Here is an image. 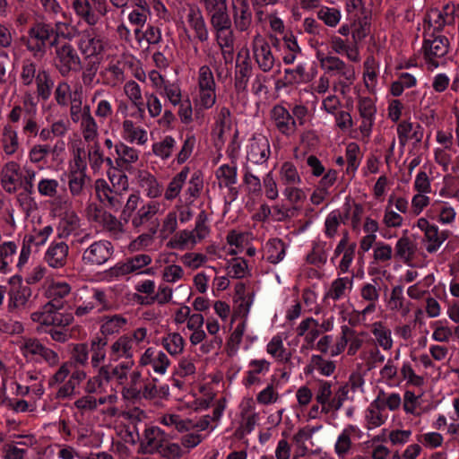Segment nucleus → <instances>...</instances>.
I'll use <instances>...</instances> for the list:
<instances>
[{"mask_svg": "<svg viewBox=\"0 0 459 459\" xmlns=\"http://www.w3.org/2000/svg\"><path fill=\"white\" fill-rule=\"evenodd\" d=\"M109 186L105 179H97L95 191L100 201L112 208H119L123 201V194L128 189V178L120 170L113 169L108 172Z\"/></svg>", "mask_w": 459, "mask_h": 459, "instance_id": "1", "label": "nucleus"}, {"mask_svg": "<svg viewBox=\"0 0 459 459\" xmlns=\"http://www.w3.org/2000/svg\"><path fill=\"white\" fill-rule=\"evenodd\" d=\"M75 14L90 26L96 25L108 12L107 0H74Z\"/></svg>", "mask_w": 459, "mask_h": 459, "instance_id": "2", "label": "nucleus"}, {"mask_svg": "<svg viewBox=\"0 0 459 459\" xmlns=\"http://www.w3.org/2000/svg\"><path fill=\"white\" fill-rule=\"evenodd\" d=\"M80 65V56L70 43H64L56 47L54 65L63 76H66L71 71L78 69Z\"/></svg>", "mask_w": 459, "mask_h": 459, "instance_id": "3", "label": "nucleus"}, {"mask_svg": "<svg viewBox=\"0 0 459 459\" xmlns=\"http://www.w3.org/2000/svg\"><path fill=\"white\" fill-rule=\"evenodd\" d=\"M106 45L105 39L94 29H86L79 33L77 46L86 58L100 56L104 52Z\"/></svg>", "mask_w": 459, "mask_h": 459, "instance_id": "4", "label": "nucleus"}, {"mask_svg": "<svg viewBox=\"0 0 459 459\" xmlns=\"http://www.w3.org/2000/svg\"><path fill=\"white\" fill-rule=\"evenodd\" d=\"M253 58L263 72H270L275 62L272 48L266 39L260 33H256L251 42Z\"/></svg>", "mask_w": 459, "mask_h": 459, "instance_id": "5", "label": "nucleus"}, {"mask_svg": "<svg viewBox=\"0 0 459 459\" xmlns=\"http://www.w3.org/2000/svg\"><path fill=\"white\" fill-rule=\"evenodd\" d=\"M114 247L108 240H98L91 244L82 253V262L87 265H102L112 256Z\"/></svg>", "mask_w": 459, "mask_h": 459, "instance_id": "6", "label": "nucleus"}, {"mask_svg": "<svg viewBox=\"0 0 459 459\" xmlns=\"http://www.w3.org/2000/svg\"><path fill=\"white\" fill-rule=\"evenodd\" d=\"M42 290L48 303H52L56 307H64V299L71 293L72 288L65 281L47 277L42 285Z\"/></svg>", "mask_w": 459, "mask_h": 459, "instance_id": "7", "label": "nucleus"}, {"mask_svg": "<svg viewBox=\"0 0 459 459\" xmlns=\"http://www.w3.org/2000/svg\"><path fill=\"white\" fill-rule=\"evenodd\" d=\"M363 436L362 430L357 426L346 425L337 436L334 443V453L339 459L346 458L352 448V440L360 439Z\"/></svg>", "mask_w": 459, "mask_h": 459, "instance_id": "8", "label": "nucleus"}, {"mask_svg": "<svg viewBox=\"0 0 459 459\" xmlns=\"http://www.w3.org/2000/svg\"><path fill=\"white\" fill-rule=\"evenodd\" d=\"M271 363L265 359H253L248 361L242 384L247 387L260 385L269 373Z\"/></svg>", "mask_w": 459, "mask_h": 459, "instance_id": "9", "label": "nucleus"}, {"mask_svg": "<svg viewBox=\"0 0 459 459\" xmlns=\"http://www.w3.org/2000/svg\"><path fill=\"white\" fill-rule=\"evenodd\" d=\"M270 143L263 134L254 135L247 145V158L255 164H263L270 157Z\"/></svg>", "mask_w": 459, "mask_h": 459, "instance_id": "10", "label": "nucleus"}, {"mask_svg": "<svg viewBox=\"0 0 459 459\" xmlns=\"http://www.w3.org/2000/svg\"><path fill=\"white\" fill-rule=\"evenodd\" d=\"M448 48L449 41L445 36H437L432 39H426L423 45L426 61L433 67H437L438 60L447 54Z\"/></svg>", "mask_w": 459, "mask_h": 459, "instance_id": "11", "label": "nucleus"}, {"mask_svg": "<svg viewBox=\"0 0 459 459\" xmlns=\"http://www.w3.org/2000/svg\"><path fill=\"white\" fill-rule=\"evenodd\" d=\"M139 365L151 366L155 373L164 375L170 365V360L164 351L149 347L140 356Z\"/></svg>", "mask_w": 459, "mask_h": 459, "instance_id": "12", "label": "nucleus"}, {"mask_svg": "<svg viewBox=\"0 0 459 459\" xmlns=\"http://www.w3.org/2000/svg\"><path fill=\"white\" fill-rule=\"evenodd\" d=\"M1 185L9 194L15 193L23 186V175L21 167L14 161L7 162L1 170Z\"/></svg>", "mask_w": 459, "mask_h": 459, "instance_id": "13", "label": "nucleus"}, {"mask_svg": "<svg viewBox=\"0 0 459 459\" xmlns=\"http://www.w3.org/2000/svg\"><path fill=\"white\" fill-rule=\"evenodd\" d=\"M427 217L441 225H452L456 219L455 207L446 201L434 200L426 212Z\"/></svg>", "mask_w": 459, "mask_h": 459, "instance_id": "14", "label": "nucleus"}, {"mask_svg": "<svg viewBox=\"0 0 459 459\" xmlns=\"http://www.w3.org/2000/svg\"><path fill=\"white\" fill-rule=\"evenodd\" d=\"M69 247L65 242L53 241L44 253L45 263L53 269H60L67 264Z\"/></svg>", "mask_w": 459, "mask_h": 459, "instance_id": "15", "label": "nucleus"}, {"mask_svg": "<svg viewBox=\"0 0 459 459\" xmlns=\"http://www.w3.org/2000/svg\"><path fill=\"white\" fill-rule=\"evenodd\" d=\"M167 209L162 201L152 200L143 202L132 218V224L138 228L151 221L155 215L163 213Z\"/></svg>", "mask_w": 459, "mask_h": 459, "instance_id": "16", "label": "nucleus"}, {"mask_svg": "<svg viewBox=\"0 0 459 459\" xmlns=\"http://www.w3.org/2000/svg\"><path fill=\"white\" fill-rule=\"evenodd\" d=\"M152 258L148 255H137L124 263H118L110 269L111 274L116 277L129 273H143L142 269L151 264Z\"/></svg>", "mask_w": 459, "mask_h": 459, "instance_id": "17", "label": "nucleus"}, {"mask_svg": "<svg viewBox=\"0 0 459 459\" xmlns=\"http://www.w3.org/2000/svg\"><path fill=\"white\" fill-rule=\"evenodd\" d=\"M271 117L280 133L286 136L295 134L297 122L284 107L281 105L273 107L271 111Z\"/></svg>", "mask_w": 459, "mask_h": 459, "instance_id": "18", "label": "nucleus"}, {"mask_svg": "<svg viewBox=\"0 0 459 459\" xmlns=\"http://www.w3.org/2000/svg\"><path fill=\"white\" fill-rule=\"evenodd\" d=\"M121 138L131 144L143 146L148 143V132L131 119H125L120 129Z\"/></svg>", "mask_w": 459, "mask_h": 459, "instance_id": "19", "label": "nucleus"}, {"mask_svg": "<svg viewBox=\"0 0 459 459\" xmlns=\"http://www.w3.org/2000/svg\"><path fill=\"white\" fill-rule=\"evenodd\" d=\"M53 34L54 28L50 24H36L29 31L28 48L33 51L43 49Z\"/></svg>", "mask_w": 459, "mask_h": 459, "instance_id": "20", "label": "nucleus"}, {"mask_svg": "<svg viewBox=\"0 0 459 459\" xmlns=\"http://www.w3.org/2000/svg\"><path fill=\"white\" fill-rule=\"evenodd\" d=\"M235 28L247 31L252 24V12L247 0H231Z\"/></svg>", "mask_w": 459, "mask_h": 459, "instance_id": "21", "label": "nucleus"}, {"mask_svg": "<svg viewBox=\"0 0 459 459\" xmlns=\"http://www.w3.org/2000/svg\"><path fill=\"white\" fill-rule=\"evenodd\" d=\"M365 427L371 430L382 426L388 419V413L385 409L381 406V396L377 397L370 403L364 413Z\"/></svg>", "mask_w": 459, "mask_h": 459, "instance_id": "22", "label": "nucleus"}, {"mask_svg": "<svg viewBox=\"0 0 459 459\" xmlns=\"http://www.w3.org/2000/svg\"><path fill=\"white\" fill-rule=\"evenodd\" d=\"M455 12V5L453 3H447L442 10H430L428 14V22L435 30H440L454 21Z\"/></svg>", "mask_w": 459, "mask_h": 459, "instance_id": "23", "label": "nucleus"}, {"mask_svg": "<svg viewBox=\"0 0 459 459\" xmlns=\"http://www.w3.org/2000/svg\"><path fill=\"white\" fill-rule=\"evenodd\" d=\"M61 204L67 210L60 218L57 226V234L59 238H67L80 228V220L76 213L69 209L70 203L67 200H65Z\"/></svg>", "mask_w": 459, "mask_h": 459, "instance_id": "24", "label": "nucleus"}, {"mask_svg": "<svg viewBox=\"0 0 459 459\" xmlns=\"http://www.w3.org/2000/svg\"><path fill=\"white\" fill-rule=\"evenodd\" d=\"M186 24L195 31V37L202 42L208 39V30L199 8L189 5L186 13Z\"/></svg>", "mask_w": 459, "mask_h": 459, "instance_id": "25", "label": "nucleus"}, {"mask_svg": "<svg viewBox=\"0 0 459 459\" xmlns=\"http://www.w3.org/2000/svg\"><path fill=\"white\" fill-rule=\"evenodd\" d=\"M352 286L353 278L339 277L331 282L325 291V299L336 301L347 298L352 290Z\"/></svg>", "mask_w": 459, "mask_h": 459, "instance_id": "26", "label": "nucleus"}, {"mask_svg": "<svg viewBox=\"0 0 459 459\" xmlns=\"http://www.w3.org/2000/svg\"><path fill=\"white\" fill-rule=\"evenodd\" d=\"M359 295L361 299L368 303L360 313L365 317L374 313L377 309V304L380 296L377 283L376 281L364 283L359 290Z\"/></svg>", "mask_w": 459, "mask_h": 459, "instance_id": "27", "label": "nucleus"}, {"mask_svg": "<svg viewBox=\"0 0 459 459\" xmlns=\"http://www.w3.org/2000/svg\"><path fill=\"white\" fill-rule=\"evenodd\" d=\"M164 432L158 427H150L144 430L139 451L143 454H153L161 447Z\"/></svg>", "mask_w": 459, "mask_h": 459, "instance_id": "28", "label": "nucleus"}, {"mask_svg": "<svg viewBox=\"0 0 459 459\" xmlns=\"http://www.w3.org/2000/svg\"><path fill=\"white\" fill-rule=\"evenodd\" d=\"M399 143L404 146L408 142L419 143L423 138V129L418 124L409 121H403L397 126Z\"/></svg>", "mask_w": 459, "mask_h": 459, "instance_id": "29", "label": "nucleus"}, {"mask_svg": "<svg viewBox=\"0 0 459 459\" xmlns=\"http://www.w3.org/2000/svg\"><path fill=\"white\" fill-rule=\"evenodd\" d=\"M136 350L132 345L128 334L121 335L111 345L109 358L111 360L117 361L120 359L132 360Z\"/></svg>", "mask_w": 459, "mask_h": 459, "instance_id": "30", "label": "nucleus"}, {"mask_svg": "<svg viewBox=\"0 0 459 459\" xmlns=\"http://www.w3.org/2000/svg\"><path fill=\"white\" fill-rule=\"evenodd\" d=\"M266 352L277 362H288L291 353L285 348L282 335L278 333L266 344Z\"/></svg>", "mask_w": 459, "mask_h": 459, "instance_id": "31", "label": "nucleus"}, {"mask_svg": "<svg viewBox=\"0 0 459 459\" xmlns=\"http://www.w3.org/2000/svg\"><path fill=\"white\" fill-rule=\"evenodd\" d=\"M18 246L14 241H5L0 244V273L11 272L12 265L17 255Z\"/></svg>", "mask_w": 459, "mask_h": 459, "instance_id": "32", "label": "nucleus"}, {"mask_svg": "<svg viewBox=\"0 0 459 459\" xmlns=\"http://www.w3.org/2000/svg\"><path fill=\"white\" fill-rule=\"evenodd\" d=\"M111 377V373L108 366L100 367L96 376L91 377L84 387L88 394L100 393L105 390Z\"/></svg>", "mask_w": 459, "mask_h": 459, "instance_id": "33", "label": "nucleus"}, {"mask_svg": "<svg viewBox=\"0 0 459 459\" xmlns=\"http://www.w3.org/2000/svg\"><path fill=\"white\" fill-rule=\"evenodd\" d=\"M316 401L321 406V411L328 413L335 411L333 406V394L330 382L322 381L319 383L316 392Z\"/></svg>", "mask_w": 459, "mask_h": 459, "instance_id": "34", "label": "nucleus"}, {"mask_svg": "<svg viewBox=\"0 0 459 459\" xmlns=\"http://www.w3.org/2000/svg\"><path fill=\"white\" fill-rule=\"evenodd\" d=\"M139 185L145 195L151 199L160 197L163 192L162 186L156 178L147 171L140 172Z\"/></svg>", "mask_w": 459, "mask_h": 459, "instance_id": "35", "label": "nucleus"}, {"mask_svg": "<svg viewBox=\"0 0 459 459\" xmlns=\"http://www.w3.org/2000/svg\"><path fill=\"white\" fill-rule=\"evenodd\" d=\"M278 176L281 184L284 187L292 185H301L302 183L301 176L295 164L291 161H284L281 164Z\"/></svg>", "mask_w": 459, "mask_h": 459, "instance_id": "36", "label": "nucleus"}, {"mask_svg": "<svg viewBox=\"0 0 459 459\" xmlns=\"http://www.w3.org/2000/svg\"><path fill=\"white\" fill-rule=\"evenodd\" d=\"M399 378L407 386L420 387L424 385V377L416 373L411 361L403 360L399 368Z\"/></svg>", "mask_w": 459, "mask_h": 459, "instance_id": "37", "label": "nucleus"}, {"mask_svg": "<svg viewBox=\"0 0 459 459\" xmlns=\"http://www.w3.org/2000/svg\"><path fill=\"white\" fill-rule=\"evenodd\" d=\"M220 187L231 188L238 182V168L236 164H222L215 171Z\"/></svg>", "mask_w": 459, "mask_h": 459, "instance_id": "38", "label": "nucleus"}, {"mask_svg": "<svg viewBox=\"0 0 459 459\" xmlns=\"http://www.w3.org/2000/svg\"><path fill=\"white\" fill-rule=\"evenodd\" d=\"M363 82L370 93H375L377 86L379 65L373 57H368L363 65Z\"/></svg>", "mask_w": 459, "mask_h": 459, "instance_id": "39", "label": "nucleus"}, {"mask_svg": "<svg viewBox=\"0 0 459 459\" xmlns=\"http://www.w3.org/2000/svg\"><path fill=\"white\" fill-rule=\"evenodd\" d=\"M30 295L28 288L21 284L13 285L8 291V309L12 311L25 307Z\"/></svg>", "mask_w": 459, "mask_h": 459, "instance_id": "40", "label": "nucleus"}, {"mask_svg": "<svg viewBox=\"0 0 459 459\" xmlns=\"http://www.w3.org/2000/svg\"><path fill=\"white\" fill-rule=\"evenodd\" d=\"M189 169L185 167L180 172L176 174L169 185L164 193V198L167 201H172L177 198L182 191L183 186L186 182L188 178Z\"/></svg>", "mask_w": 459, "mask_h": 459, "instance_id": "41", "label": "nucleus"}, {"mask_svg": "<svg viewBox=\"0 0 459 459\" xmlns=\"http://www.w3.org/2000/svg\"><path fill=\"white\" fill-rule=\"evenodd\" d=\"M379 377L382 383L389 387H399L401 380L399 378V368L394 359H389L379 370Z\"/></svg>", "mask_w": 459, "mask_h": 459, "instance_id": "42", "label": "nucleus"}, {"mask_svg": "<svg viewBox=\"0 0 459 459\" xmlns=\"http://www.w3.org/2000/svg\"><path fill=\"white\" fill-rule=\"evenodd\" d=\"M216 39L224 59H231L234 51V34L231 26L216 30Z\"/></svg>", "mask_w": 459, "mask_h": 459, "instance_id": "43", "label": "nucleus"}, {"mask_svg": "<svg viewBox=\"0 0 459 459\" xmlns=\"http://www.w3.org/2000/svg\"><path fill=\"white\" fill-rule=\"evenodd\" d=\"M286 255V246L284 242L279 238L270 239L264 249V258L272 263L278 264L283 260Z\"/></svg>", "mask_w": 459, "mask_h": 459, "instance_id": "44", "label": "nucleus"}, {"mask_svg": "<svg viewBox=\"0 0 459 459\" xmlns=\"http://www.w3.org/2000/svg\"><path fill=\"white\" fill-rule=\"evenodd\" d=\"M115 151L117 154L116 163L118 166L131 165L139 160V152L124 143H117Z\"/></svg>", "mask_w": 459, "mask_h": 459, "instance_id": "45", "label": "nucleus"}, {"mask_svg": "<svg viewBox=\"0 0 459 459\" xmlns=\"http://www.w3.org/2000/svg\"><path fill=\"white\" fill-rule=\"evenodd\" d=\"M160 422L169 428L175 429L178 432L193 430L194 421L189 419L182 418L176 413H166L160 419Z\"/></svg>", "mask_w": 459, "mask_h": 459, "instance_id": "46", "label": "nucleus"}, {"mask_svg": "<svg viewBox=\"0 0 459 459\" xmlns=\"http://www.w3.org/2000/svg\"><path fill=\"white\" fill-rule=\"evenodd\" d=\"M371 332L377 344L384 350L389 351L393 347V338L391 330L382 322H375L372 324Z\"/></svg>", "mask_w": 459, "mask_h": 459, "instance_id": "47", "label": "nucleus"}, {"mask_svg": "<svg viewBox=\"0 0 459 459\" xmlns=\"http://www.w3.org/2000/svg\"><path fill=\"white\" fill-rule=\"evenodd\" d=\"M161 344L169 355L178 356L184 351L186 341L178 333H169L162 337Z\"/></svg>", "mask_w": 459, "mask_h": 459, "instance_id": "48", "label": "nucleus"}, {"mask_svg": "<svg viewBox=\"0 0 459 459\" xmlns=\"http://www.w3.org/2000/svg\"><path fill=\"white\" fill-rule=\"evenodd\" d=\"M71 104L70 107V116L71 119L77 123L81 120H82L87 116L91 115V109L90 107L85 105L82 106V91L79 90H75L74 91V97L71 101H69Z\"/></svg>", "mask_w": 459, "mask_h": 459, "instance_id": "49", "label": "nucleus"}, {"mask_svg": "<svg viewBox=\"0 0 459 459\" xmlns=\"http://www.w3.org/2000/svg\"><path fill=\"white\" fill-rule=\"evenodd\" d=\"M1 145L4 152L8 156L13 155L19 150L20 143L18 134L10 126L4 127Z\"/></svg>", "mask_w": 459, "mask_h": 459, "instance_id": "50", "label": "nucleus"}, {"mask_svg": "<svg viewBox=\"0 0 459 459\" xmlns=\"http://www.w3.org/2000/svg\"><path fill=\"white\" fill-rule=\"evenodd\" d=\"M394 256V248L391 245L384 241H377L373 248L372 264H388Z\"/></svg>", "mask_w": 459, "mask_h": 459, "instance_id": "51", "label": "nucleus"}, {"mask_svg": "<svg viewBox=\"0 0 459 459\" xmlns=\"http://www.w3.org/2000/svg\"><path fill=\"white\" fill-rule=\"evenodd\" d=\"M203 186L204 183L202 178L197 173H195L188 181L187 188L180 201L186 204H192L199 196Z\"/></svg>", "mask_w": 459, "mask_h": 459, "instance_id": "52", "label": "nucleus"}, {"mask_svg": "<svg viewBox=\"0 0 459 459\" xmlns=\"http://www.w3.org/2000/svg\"><path fill=\"white\" fill-rule=\"evenodd\" d=\"M216 102V89H197L194 103L196 110H205L213 107Z\"/></svg>", "mask_w": 459, "mask_h": 459, "instance_id": "53", "label": "nucleus"}, {"mask_svg": "<svg viewBox=\"0 0 459 459\" xmlns=\"http://www.w3.org/2000/svg\"><path fill=\"white\" fill-rule=\"evenodd\" d=\"M387 307L395 312H400L403 316H406L410 309L404 303L403 288L395 286L392 289L390 298L387 301Z\"/></svg>", "mask_w": 459, "mask_h": 459, "instance_id": "54", "label": "nucleus"}, {"mask_svg": "<svg viewBox=\"0 0 459 459\" xmlns=\"http://www.w3.org/2000/svg\"><path fill=\"white\" fill-rule=\"evenodd\" d=\"M414 252V245L409 237L403 236L396 241L394 255L400 260L403 262L411 261Z\"/></svg>", "mask_w": 459, "mask_h": 459, "instance_id": "55", "label": "nucleus"}, {"mask_svg": "<svg viewBox=\"0 0 459 459\" xmlns=\"http://www.w3.org/2000/svg\"><path fill=\"white\" fill-rule=\"evenodd\" d=\"M117 399V397L115 394L100 397L99 400L91 395H87L78 399L74 404L79 410L91 411L96 409L98 404H104L107 403L112 404L116 403Z\"/></svg>", "mask_w": 459, "mask_h": 459, "instance_id": "56", "label": "nucleus"}, {"mask_svg": "<svg viewBox=\"0 0 459 459\" xmlns=\"http://www.w3.org/2000/svg\"><path fill=\"white\" fill-rule=\"evenodd\" d=\"M424 237L427 240L426 250L429 253L437 252L446 239V232H439V229L437 225L426 232Z\"/></svg>", "mask_w": 459, "mask_h": 459, "instance_id": "57", "label": "nucleus"}, {"mask_svg": "<svg viewBox=\"0 0 459 459\" xmlns=\"http://www.w3.org/2000/svg\"><path fill=\"white\" fill-rule=\"evenodd\" d=\"M81 130L83 139L92 144H96L98 141L99 132L98 126L91 115L87 116L81 120Z\"/></svg>", "mask_w": 459, "mask_h": 459, "instance_id": "58", "label": "nucleus"}, {"mask_svg": "<svg viewBox=\"0 0 459 459\" xmlns=\"http://www.w3.org/2000/svg\"><path fill=\"white\" fill-rule=\"evenodd\" d=\"M127 320L119 315L105 316L100 330L104 334H114L121 331L126 325Z\"/></svg>", "mask_w": 459, "mask_h": 459, "instance_id": "59", "label": "nucleus"}, {"mask_svg": "<svg viewBox=\"0 0 459 459\" xmlns=\"http://www.w3.org/2000/svg\"><path fill=\"white\" fill-rule=\"evenodd\" d=\"M53 233V227L46 225L41 229H34L32 232L24 238V242L28 245L33 244L36 247L44 246Z\"/></svg>", "mask_w": 459, "mask_h": 459, "instance_id": "60", "label": "nucleus"}, {"mask_svg": "<svg viewBox=\"0 0 459 459\" xmlns=\"http://www.w3.org/2000/svg\"><path fill=\"white\" fill-rule=\"evenodd\" d=\"M317 18L326 26L334 28L342 19V12L334 7L322 6L317 11Z\"/></svg>", "mask_w": 459, "mask_h": 459, "instance_id": "61", "label": "nucleus"}, {"mask_svg": "<svg viewBox=\"0 0 459 459\" xmlns=\"http://www.w3.org/2000/svg\"><path fill=\"white\" fill-rule=\"evenodd\" d=\"M175 145L176 140L171 135H166L162 140L152 144V152L160 159L167 160L171 156Z\"/></svg>", "mask_w": 459, "mask_h": 459, "instance_id": "62", "label": "nucleus"}, {"mask_svg": "<svg viewBox=\"0 0 459 459\" xmlns=\"http://www.w3.org/2000/svg\"><path fill=\"white\" fill-rule=\"evenodd\" d=\"M357 101V108L359 117H374L377 115L376 100L373 97L363 96L359 94Z\"/></svg>", "mask_w": 459, "mask_h": 459, "instance_id": "63", "label": "nucleus"}, {"mask_svg": "<svg viewBox=\"0 0 459 459\" xmlns=\"http://www.w3.org/2000/svg\"><path fill=\"white\" fill-rule=\"evenodd\" d=\"M36 83L39 97L45 100H48L51 95L54 85L50 75L45 71L39 72L36 77Z\"/></svg>", "mask_w": 459, "mask_h": 459, "instance_id": "64", "label": "nucleus"}]
</instances>
